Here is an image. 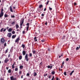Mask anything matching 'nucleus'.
Listing matches in <instances>:
<instances>
[{"instance_id":"nucleus-16","label":"nucleus","mask_w":80,"mask_h":80,"mask_svg":"<svg viewBox=\"0 0 80 80\" xmlns=\"http://www.w3.org/2000/svg\"><path fill=\"white\" fill-rule=\"evenodd\" d=\"M8 17V15L7 14H4V17L5 18H7Z\"/></svg>"},{"instance_id":"nucleus-48","label":"nucleus","mask_w":80,"mask_h":80,"mask_svg":"<svg viewBox=\"0 0 80 80\" xmlns=\"http://www.w3.org/2000/svg\"><path fill=\"white\" fill-rule=\"evenodd\" d=\"M40 65H41L42 66V62H41L39 64Z\"/></svg>"},{"instance_id":"nucleus-38","label":"nucleus","mask_w":80,"mask_h":80,"mask_svg":"<svg viewBox=\"0 0 80 80\" xmlns=\"http://www.w3.org/2000/svg\"><path fill=\"white\" fill-rule=\"evenodd\" d=\"M54 78H55V76H53V77L52 78V80H54Z\"/></svg>"},{"instance_id":"nucleus-60","label":"nucleus","mask_w":80,"mask_h":80,"mask_svg":"<svg viewBox=\"0 0 80 80\" xmlns=\"http://www.w3.org/2000/svg\"><path fill=\"white\" fill-rule=\"evenodd\" d=\"M9 68H8V67H6V69H7V70H8Z\"/></svg>"},{"instance_id":"nucleus-43","label":"nucleus","mask_w":80,"mask_h":80,"mask_svg":"<svg viewBox=\"0 0 80 80\" xmlns=\"http://www.w3.org/2000/svg\"><path fill=\"white\" fill-rule=\"evenodd\" d=\"M48 23L47 22H46L44 24L46 25H47Z\"/></svg>"},{"instance_id":"nucleus-23","label":"nucleus","mask_w":80,"mask_h":80,"mask_svg":"<svg viewBox=\"0 0 80 80\" xmlns=\"http://www.w3.org/2000/svg\"><path fill=\"white\" fill-rule=\"evenodd\" d=\"M37 75V73L36 72H34V77H35Z\"/></svg>"},{"instance_id":"nucleus-51","label":"nucleus","mask_w":80,"mask_h":80,"mask_svg":"<svg viewBox=\"0 0 80 80\" xmlns=\"http://www.w3.org/2000/svg\"><path fill=\"white\" fill-rule=\"evenodd\" d=\"M41 42H45V40H42Z\"/></svg>"},{"instance_id":"nucleus-2","label":"nucleus","mask_w":80,"mask_h":80,"mask_svg":"<svg viewBox=\"0 0 80 80\" xmlns=\"http://www.w3.org/2000/svg\"><path fill=\"white\" fill-rule=\"evenodd\" d=\"M25 60L26 59V61L27 62H28V61L29 60V59H28V54H26V55L25 57Z\"/></svg>"},{"instance_id":"nucleus-11","label":"nucleus","mask_w":80,"mask_h":80,"mask_svg":"<svg viewBox=\"0 0 80 80\" xmlns=\"http://www.w3.org/2000/svg\"><path fill=\"white\" fill-rule=\"evenodd\" d=\"M10 12H13V10H12V6H11L10 7Z\"/></svg>"},{"instance_id":"nucleus-40","label":"nucleus","mask_w":80,"mask_h":80,"mask_svg":"<svg viewBox=\"0 0 80 80\" xmlns=\"http://www.w3.org/2000/svg\"><path fill=\"white\" fill-rule=\"evenodd\" d=\"M50 2V1H48L47 3H46V5H48V3H49V2Z\"/></svg>"},{"instance_id":"nucleus-22","label":"nucleus","mask_w":80,"mask_h":80,"mask_svg":"<svg viewBox=\"0 0 80 80\" xmlns=\"http://www.w3.org/2000/svg\"><path fill=\"white\" fill-rule=\"evenodd\" d=\"M22 47L23 48H24L25 47V45L24 44H22Z\"/></svg>"},{"instance_id":"nucleus-58","label":"nucleus","mask_w":80,"mask_h":80,"mask_svg":"<svg viewBox=\"0 0 80 80\" xmlns=\"http://www.w3.org/2000/svg\"><path fill=\"white\" fill-rule=\"evenodd\" d=\"M74 5H77V3H76V2H75L74 3Z\"/></svg>"},{"instance_id":"nucleus-30","label":"nucleus","mask_w":80,"mask_h":80,"mask_svg":"<svg viewBox=\"0 0 80 80\" xmlns=\"http://www.w3.org/2000/svg\"><path fill=\"white\" fill-rule=\"evenodd\" d=\"M26 76L27 77H29V76H30V74L29 73H27L26 74Z\"/></svg>"},{"instance_id":"nucleus-7","label":"nucleus","mask_w":80,"mask_h":80,"mask_svg":"<svg viewBox=\"0 0 80 80\" xmlns=\"http://www.w3.org/2000/svg\"><path fill=\"white\" fill-rule=\"evenodd\" d=\"M9 61V59H8V58H5V60H4V62L5 63H7Z\"/></svg>"},{"instance_id":"nucleus-47","label":"nucleus","mask_w":80,"mask_h":80,"mask_svg":"<svg viewBox=\"0 0 80 80\" xmlns=\"http://www.w3.org/2000/svg\"><path fill=\"white\" fill-rule=\"evenodd\" d=\"M45 15V14H44L43 13H42L41 14V16H42V17H44V16Z\"/></svg>"},{"instance_id":"nucleus-49","label":"nucleus","mask_w":80,"mask_h":80,"mask_svg":"<svg viewBox=\"0 0 80 80\" xmlns=\"http://www.w3.org/2000/svg\"><path fill=\"white\" fill-rule=\"evenodd\" d=\"M22 73V71H20L19 72V74H20H20H21Z\"/></svg>"},{"instance_id":"nucleus-9","label":"nucleus","mask_w":80,"mask_h":80,"mask_svg":"<svg viewBox=\"0 0 80 80\" xmlns=\"http://www.w3.org/2000/svg\"><path fill=\"white\" fill-rule=\"evenodd\" d=\"M20 40L19 38H18L15 41L16 43H18L19 42V40Z\"/></svg>"},{"instance_id":"nucleus-56","label":"nucleus","mask_w":80,"mask_h":80,"mask_svg":"<svg viewBox=\"0 0 80 80\" xmlns=\"http://www.w3.org/2000/svg\"><path fill=\"white\" fill-rule=\"evenodd\" d=\"M48 51H50V48H48Z\"/></svg>"},{"instance_id":"nucleus-19","label":"nucleus","mask_w":80,"mask_h":80,"mask_svg":"<svg viewBox=\"0 0 80 80\" xmlns=\"http://www.w3.org/2000/svg\"><path fill=\"white\" fill-rule=\"evenodd\" d=\"M55 73V72L54 71L52 72H51V74L52 75H54Z\"/></svg>"},{"instance_id":"nucleus-39","label":"nucleus","mask_w":80,"mask_h":80,"mask_svg":"<svg viewBox=\"0 0 80 80\" xmlns=\"http://www.w3.org/2000/svg\"><path fill=\"white\" fill-rule=\"evenodd\" d=\"M47 68H50V65L48 66L47 67Z\"/></svg>"},{"instance_id":"nucleus-32","label":"nucleus","mask_w":80,"mask_h":80,"mask_svg":"<svg viewBox=\"0 0 80 80\" xmlns=\"http://www.w3.org/2000/svg\"><path fill=\"white\" fill-rule=\"evenodd\" d=\"M12 34H15V32L14 31H12Z\"/></svg>"},{"instance_id":"nucleus-52","label":"nucleus","mask_w":80,"mask_h":80,"mask_svg":"<svg viewBox=\"0 0 80 80\" xmlns=\"http://www.w3.org/2000/svg\"><path fill=\"white\" fill-rule=\"evenodd\" d=\"M5 31H6V28H5L4 30H3V32H5Z\"/></svg>"},{"instance_id":"nucleus-5","label":"nucleus","mask_w":80,"mask_h":80,"mask_svg":"<svg viewBox=\"0 0 80 80\" xmlns=\"http://www.w3.org/2000/svg\"><path fill=\"white\" fill-rule=\"evenodd\" d=\"M30 25L29 23H27L26 25H27V27L26 28L27 31H28V29H29V25Z\"/></svg>"},{"instance_id":"nucleus-35","label":"nucleus","mask_w":80,"mask_h":80,"mask_svg":"<svg viewBox=\"0 0 80 80\" xmlns=\"http://www.w3.org/2000/svg\"><path fill=\"white\" fill-rule=\"evenodd\" d=\"M64 75H65V76H66V75H67V72H65L64 73Z\"/></svg>"},{"instance_id":"nucleus-37","label":"nucleus","mask_w":80,"mask_h":80,"mask_svg":"<svg viewBox=\"0 0 80 80\" xmlns=\"http://www.w3.org/2000/svg\"><path fill=\"white\" fill-rule=\"evenodd\" d=\"M49 10H52V8H51L50 7H49Z\"/></svg>"},{"instance_id":"nucleus-57","label":"nucleus","mask_w":80,"mask_h":80,"mask_svg":"<svg viewBox=\"0 0 80 80\" xmlns=\"http://www.w3.org/2000/svg\"><path fill=\"white\" fill-rule=\"evenodd\" d=\"M64 61H63V62H62V65H64Z\"/></svg>"},{"instance_id":"nucleus-33","label":"nucleus","mask_w":80,"mask_h":80,"mask_svg":"<svg viewBox=\"0 0 80 80\" xmlns=\"http://www.w3.org/2000/svg\"><path fill=\"white\" fill-rule=\"evenodd\" d=\"M12 68H15V66L14 65H12Z\"/></svg>"},{"instance_id":"nucleus-44","label":"nucleus","mask_w":80,"mask_h":80,"mask_svg":"<svg viewBox=\"0 0 80 80\" xmlns=\"http://www.w3.org/2000/svg\"><path fill=\"white\" fill-rule=\"evenodd\" d=\"M66 61H68V60H69V58H67L66 59Z\"/></svg>"},{"instance_id":"nucleus-45","label":"nucleus","mask_w":80,"mask_h":80,"mask_svg":"<svg viewBox=\"0 0 80 80\" xmlns=\"http://www.w3.org/2000/svg\"><path fill=\"white\" fill-rule=\"evenodd\" d=\"M79 48L78 47H77L76 49V50H79Z\"/></svg>"},{"instance_id":"nucleus-24","label":"nucleus","mask_w":80,"mask_h":80,"mask_svg":"<svg viewBox=\"0 0 80 80\" xmlns=\"http://www.w3.org/2000/svg\"><path fill=\"white\" fill-rule=\"evenodd\" d=\"M34 40H35V42L37 41V37H35L34 38Z\"/></svg>"},{"instance_id":"nucleus-14","label":"nucleus","mask_w":80,"mask_h":80,"mask_svg":"<svg viewBox=\"0 0 80 80\" xmlns=\"http://www.w3.org/2000/svg\"><path fill=\"white\" fill-rule=\"evenodd\" d=\"M12 31V28H10L8 30V32H11Z\"/></svg>"},{"instance_id":"nucleus-36","label":"nucleus","mask_w":80,"mask_h":80,"mask_svg":"<svg viewBox=\"0 0 80 80\" xmlns=\"http://www.w3.org/2000/svg\"><path fill=\"white\" fill-rule=\"evenodd\" d=\"M62 55H63L62 54L61 55H58L59 58H60V57H62Z\"/></svg>"},{"instance_id":"nucleus-18","label":"nucleus","mask_w":80,"mask_h":80,"mask_svg":"<svg viewBox=\"0 0 80 80\" xmlns=\"http://www.w3.org/2000/svg\"><path fill=\"white\" fill-rule=\"evenodd\" d=\"M22 56H20L19 57V60H22Z\"/></svg>"},{"instance_id":"nucleus-64","label":"nucleus","mask_w":80,"mask_h":80,"mask_svg":"<svg viewBox=\"0 0 80 80\" xmlns=\"http://www.w3.org/2000/svg\"><path fill=\"white\" fill-rule=\"evenodd\" d=\"M21 78H23V75H22L21 76Z\"/></svg>"},{"instance_id":"nucleus-3","label":"nucleus","mask_w":80,"mask_h":80,"mask_svg":"<svg viewBox=\"0 0 80 80\" xmlns=\"http://www.w3.org/2000/svg\"><path fill=\"white\" fill-rule=\"evenodd\" d=\"M24 22V19H23L20 22V26H22V25H23V24Z\"/></svg>"},{"instance_id":"nucleus-31","label":"nucleus","mask_w":80,"mask_h":80,"mask_svg":"<svg viewBox=\"0 0 80 80\" xmlns=\"http://www.w3.org/2000/svg\"><path fill=\"white\" fill-rule=\"evenodd\" d=\"M65 37H66L65 36H63V37L62 38V40L65 39Z\"/></svg>"},{"instance_id":"nucleus-8","label":"nucleus","mask_w":80,"mask_h":80,"mask_svg":"<svg viewBox=\"0 0 80 80\" xmlns=\"http://www.w3.org/2000/svg\"><path fill=\"white\" fill-rule=\"evenodd\" d=\"M5 39H4V38H2L1 40V43H4L5 42Z\"/></svg>"},{"instance_id":"nucleus-20","label":"nucleus","mask_w":80,"mask_h":80,"mask_svg":"<svg viewBox=\"0 0 80 80\" xmlns=\"http://www.w3.org/2000/svg\"><path fill=\"white\" fill-rule=\"evenodd\" d=\"M12 72V70L11 69H9L8 70V73H10Z\"/></svg>"},{"instance_id":"nucleus-63","label":"nucleus","mask_w":80,"mask_h":80,"mask_svg":"<svg viewBox=\"0 0 80 80\" xmlns=\"http://www.w3.org/2000/svg\"><path fill=\"white\" fill-rule=\"evenodd\" d=\"M8 28H9V27H7L6 28V29H8Z\"/></svg>"},{"instance_id":"nucleus-53","label":"nucleus","mask_w":80,"mask_h":80,"mask_svg":"<svg viewBox=\"0 0 80 80\" xmlns=\"http://www.w3.org/2000/svg\"><path fill=\"white\" fill-rule=\"evenodd\" d=\"M49 78H51V75H49L48 77Z\"/></svg>"},{"instance_id":"nucleus-12","label":"nucleus","mask_w":80,"mask_h":80,"mask_svg":"<svg viewBox=\"0 0 80 80\" xmlns=\"http://www.w3.org/2000/svg\"><path fill=\"white\" fill-rule=\"evenodd\" d=\"M22 54L23 55H25V54H26V52H25V51H23Z\"/></svg>"},{"instance_id":"nucleus-15","label":"nucleus","mask_w":80,"mask_h":80,"mask_svg":"<svg viewBox=\"0 0 80 80\" xmlns=\"http://www.w3.org/2000/svg\"><path fill=\"white\" fill-rule=\"evenodd\" d=\"M16 28L17 29H18V28H19V26H18V24H17L16 25Z\"/></svg>"},{"instance_id":"nucleus-55","label":"nucleus","mask_w":80,"mask_h":80,"mask_svg":"<svg viewBox=\"0 0 80 80\" xmlns=\"http://www.w3.org/2000/svg\"><path fill=\"white\" fill-rule=\"evenodd\" d=\"M46 10H47V8H45L44 9V11H46Z\"/></svg>"},{"instance_id":"nucleus-34","label":"nucleus","mask_w":80,"mask_h":80,"mask_svg":"<svg viewBox=\"0 0 80 80\" xmlns=\"http://www.w3.org/2000/svg\"><path fill=\"white\" fill-rule=\"evenodd\" d=\"M15 71H18V68H15Z\"/></svg>"},{"instance_id":"nucleus-59","label":"nucleus","mask_w":80,"mask_h":80,"mask_svg":"<svg viewBox=\"0 0 80 80\" xmlns=\"http://www.w3.org/2000/svg\"><path fill=\"white\" fill-rule=\"evenodd\" d=\"M52 66H50V69H52Z\"/></svg>"},{"instance_id":"nucleus-28","label":"nucleus","mask_w":80,"mask_h":80,"mask_svg":"<svg viewBox=\"0 0 80 80\" xmlns=\"http://www.w3.org/2000/svg\"><path fill=\"white\" fill-rule=\"evenodd\" d=\"M29 56L30 57H32V53H30L29 54Z\"/></svg>"},{"instance_id":"nucleus-54","label":"nucleus","mask_w":80,"mask_h":80,"mask_svg":"<svg viewBox=\"0 0 80 80\" xmlns=\"http://www.w3.org/2000/svg\"><path fill=\"white\" fill-rule=\"evenodd\" d=\"M25 33V31H23L22 32V33H23V34H24V33Z\"/></svg>"},{"instance_id":"nucleus-29","label":"nucleus","mask_w":80,"mask_h":80,"mask_svg":"<svg viewBox=\"0 0 80 80\" xmlns=\"http://www.w3.org/2000/svg\"><path fill=\"white\" fill-rule=\"evenodd\" d=\"M32 52L33 54H35L36 53V51H33Z\"/></svg>"},{"instance_id":"nucleus-21","label":"nucleus","mask_w":80,"mask_h":80,"mask_svg":"<svg viewBox=\"0 0 80 80\" xmlns=\"http://www.w3.org/2000/svg\"><path fill=\"white\" fill-rule=\"evenodd\" d=\"M23 66L22 65H21L20 66V69H23Z\"/></svg>"},{"instance_id":"nucleus-62","label":"nucleus","mask_w":80,"mask_h":80,"mask_svg":"<svg viewBox=\"0 0 80 80\" xmlns=\"http://www.w3.org/2000/svg\"><path fill=\"white\" fill-rule=\"evenodd\" d=\"M15 63H16V62H14V63H13V64H12V65H15Z\"/></svg>"},{"instance_id":"nucleus-61","label":"nucleus","mask_w":80,"mask_h":80,"mask_svg":"<svg viewBox=\"0 0 80 80\" xmlns=\"http://www.w3.org/2000/svg\"><path fill=\"white\" fill-rule=\"evenodd\" d=\"M56 80H58V78H56Z\"/></svg>"},{"instance_id":"nucleus-26","label":"nucleus","mask_w":80,"mask_h":80,"mask_svg":"<svg viewBox=\"0 0 80 80\" xmlns=\"http://www.w3.org/2000/svg\"><path fill=\"white\" fill-rule=\"evenodd\" d=\"M74 72V71H72L70 73V75L71 76H72V75L73 73Z\"/></svg>"},{"instance_id":"nucleus-46","label":"nucleus","mask_w":80,"mask_h":80,"mask_svg":"<svg viewBox=\"0 0 80 80\" xmlns=\"http://www.w3.org/2000/svg\"><path fill=\"white\" fill-rule=\"evenodd\" d=\"M4 47H6V45H7V43H5L4 44Z\"/></svg>"},{"instance_id":"nucleus-25","label":"nucleus","mask_w":80,"mask_h":80,"mask_svg":"<svg viewBox=\"0 0 80 80\" xmlns=\"http://www.w3.org/2000/svg\"><path fill=\"white\" fill-rule=\"evenodd\" d=\"M8 48H7L6 51H5V53H8Z\"/></svg>"},{"instance_id":"nucleus-6","label":"nucleus","mask_w":80,"mask_h":80,"mask_svg":"<svg viewBox=\"0 0 80 80\" xmlns=\"http://www.w3.org/2000/svg\"><path fill=\"white\" fill-rule=\"evenodd\" d=\"M12 33L9 32L8 34L7 37H8L9 38H11V37H12Z\"/></svg>"},{"instance_id":"nucleus-42","label":"nucleus","mask_w":80,"mask_h":80,"mask_svg":"<svg viewBox=\"0 0 80 80\" xmlns=\"http://www.w3.org/2000/svg\"><path fill=\"white\" fill-rule=\"evenodd\" d=\"M12 18H15V17L14 15L11 16Z\"/></svg>"},{"instance_id":"nucleus-4","label":"nucleus","mask_w":80,"mask_h":80,"mask_svg":"<svg viewBox=\"0 0 80 80\" xmlns=\"http://www.w3.org/2000/svg\"><path fill=\"white\" fill-rule=\"evenodd\" d=\"M10 78L11 80H17V78H14V77L13 76H11L10 77Z\"/></svg>"},{"instance_id":"nucleus-50","label":"nucleus","mask_w":80,"mask_h":80,"mask_svg":"<svg viewBox=\"0 0 80 80\" xmlns=\"http://www.w3.org/2000/svg\"><path fill=\"white\" fill-rule=\"evenodd\" d=\"M12 25H14L15 24V22L14 21L12 23Z\"/></svg>"},{"instance_id":"nucleus-10","label":"nucleus","mask_w":80,"mask_h":80,"mask_svg":"<svg viewBox=\"0 0 80 80\" xmlns=\"http://www.w3.org/2000/svg\"><path fill=\"white\" fill-rule=\"evenodd\" d=\"M37 10L38 12H41V11H42V10L41 9V8H39L37 9Z\"/></svg>"},{"instance_id":"nucleus-41","label":"nucleus","mask_w":80,"mask_h":80,"mask_svg":"<svg viewBox=\"0 0 80 80\" xmlns=\"http://www.w3.org/2000/svg\"><path fill=\"white\" fill-rule=\"evenodd\" d=\"M10 56H11V54H9L8 55V58H10Z\"/></svg>"},{"instance_id":"nucleus-27","label":"nucleus","mask_w":80,"mask_h":80,"mask_svg":"<svg viewBox=\"0 0 80 80\" xmlns=\"http://www.w3.org/2000/svg\"><path fill=\"white\" fill-rule=\"evenodd\" d=\"M4 29V28H2L0 30V32H2Z\"/></svg>"},{"instance_id":"nucleus-17","label":"nucleus","mask_w":80,"mask_h":80,"mask_svg":"<svg viewBox=\"0 0 80 80\" xmlns=\"http://www.w3.org/2000/svg\"><path fill=\"white\" fill-rule=\"evenodd\" d=\"M42 7H43V5L42 4L39 5V8H42Z\"/></svg>"},{"instance_id":"nucleus-1","label":"nucleus","mask_w":80,"mask_h":80,"mask_svg":"<svg viewBox=\"0 0 80 80\" xmlns=\"http://www.w3.org/2000/svg\"><path fill=\"white\" fill-rule=\"evenodd\" d=\"M4 14V12H3V8H2L1 11V13H0V18L2 17L3 16Z\"/></svg>"},{"instance_id":"nucleus-13","label":"nucleus","mask_w":80,"mask_h":80,"mask_svg":"<svg viewBox=\"0 0 80 80\" xmlns=\"http://www.w3.org/2000/svg\"><path fill=\"white\" fill-rule=\"evenodd\" d=\"M17 36L16 35H14L12 36V38L13 39V38H15V37H16V36Z\"/></svg>"}]
</instances>
